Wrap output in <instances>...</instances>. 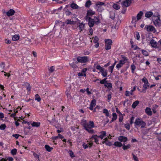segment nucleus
<instances>
[{
  "label": "nucleus",
  "mask_w": 161,
  "mask_h": 161,
  "mask_svg": "<svg viewBox=\"0 0 161 161\" xmlns=\"http://www.w3.org/2000/svg\"><path fill=\"white\" fill-rule=\"evenodd\" d=\"M125 127L128 130H129L130 129V125L129 124H125Z\"/></svg>",
  "instance_id": "obj_59"
},
{
  "label": "nucleus",
  "mask_w": 161,
  "mask_h": 161,
  "mask_svg": "<svg viewBox=\"0 0 161 161\" xmlns=\"http://www.w3.org/2000/svg\"><path fill=\"white\" fill-rule=\"evenodd\" d=\"M139 101L138 100L136 101L132 104V107L133 108H135L139 103Z\"/></svg>",
  "instance_id": "obj_27"
},
{
  "label": "nucleus",
  "mask_w": 161,
  "mask_h": 161,
  "mask_svg": "<svg viewBox=\"0 0 161 161\" xmlns=\"http://www.w3.org/2000/svg\"><path fill=\"white\" fill-rule=\"evenodd\" d=\"M110 14V18L113 19H114L115 16V13L114 12H111Z\"/></svg>",
  "instance_id": "obj_46"
},
{
  "label": "nucleus",
  "mask_w": 161,
  "mask_h": 161,
  "mask_svg": "<svg viewBox=\"0 0 161 161\" xmlns=\"http://www.w3.org/2000/svg\"><path fill=\"white\" fill-rule=\"evenodd\" d=\"M83 125L85 129L92 128L94 126L93 122L91 121L89 122V123H87L86 120L83 121Z\"/></svg>",
  "instance_id": "obj_3"
},
{
  "label": "nucleus",
  "mask_w": 161,
  "mask_h": 161,
  "mask_svg": "<svg viewBox=\"0 0 161 161\" xmlns=\"http://www.w3.org/2000/svg\"><path fill=\"white\" fill-rule=\"evenodd\" d=\"M113 8L116 10H118L120 8V6L117 4H114L113 5Z\"/></svg>",
  "instance_id": "obj_37"
},
{
  "label": "nucleus",
  "mask_w": 161,
  "mask_h": 161,
  "mask_svg": "<svg viewBox=\"0 0 161 161\" xmlns=\"http://www.w3.org/2000/svg\"><path fill=\"white\" fill-rule=\"evenodd\" d=\"M143 14V13L142 11H140L137 14V20H139L141 19V17Z\"/></svg>",
  "instance_id": "obj_22"
},
{
  "label": "nucleus",
  "mask_w": 161,
  "mask_h": 161,
  "mask_svg": "<svg viewBox=\"0 0 161 161\" xmlns=\"http://www.w3.org/2000/svg\"><path fill=\"white\" fill-rule=\"evenodd\" d=\"M31 125L33 127H38L40 126V123L34 122Z\"/></svg>",
  "instance_id": "obj_29"
},
{
  "label": "nucleus",
  "mask_w": 161,
  "mask_h": 161,
  "mask_svg": "<svg viewBox=\"0 0 161 161\" xmlns=\"http://www.w3.org/2000/svg\"><path fill=\"white\" fill-rule=\"evenodd\" d=\"M100 133L101 134L100 136H97V137L100 138L101 139H102L106 136V132L105 131H102L100 132Z\"/></svg>",
  "instance_id": "obj_16"
},
{
  "label": "nucleus",
  "mask_w": 161,
  "mask_h": 161,
  "mask_svg": "<svg viewBox=\"0 0 161 161\" xmlns=\"http://www.w3.org/2000/svg\"><path fill=\"white\" fill-rule=\"evenodd\" d=\"M104 86L108 88H111L112 87V84L110 83H107L104 84Z\"/></svg>",
  "instance_id": "obj_41"
},
{
  "label": "nucleus",
  "mask_w": 161,
  "mask_h": 161,
  "mask_svg": "<svg viewBox=\"0 0 161 161\" xmlns=\"http://www.w3.org/2000/svg\"><path fill=\"white\" fill-rule=\"evenodd\" d=\"M137 18H136L135 17H132V21H131L132 23H135L136 21Z\"/></svg>",
  "instance_id": "obj_57"
},
{
  "label": "nucleus",
  "mask_w": 161,
  "mask_h": 161,
  "mask_svg": "<svg viewBox=\"0 0 161 161\" xmlns=\"http://www.w3.org/2000/svg\"><path fill=\"white\" fill-rule=\"evenodd\" d=\"M84 24L83 23H80L78 25V27H79L80 30V32L82 31L84 28Z\"/></svg>",
  "instance_id": "obj_23"
},
{
  "label": "nucleus",
  "mask_w": 161,
  "mask_h": 161,
  "mask_svg": "<svg viewBox=\"0 0 161 161\" xmlns=\"http://www.w3.org/2000/svg\"><path fill=\"white\" fill-rule=\"evenodd\" d=\"M149 86V84L148 82V83L146 82V83H144V85H143V87L145 89H146Z\"/></svg>",
  "instance_id": "obj_52"
},
{
  "label": "nucleus",
  "mask_w": 161,
  "mask_h": 161,
  "mask_svg": "<svg viewBox=\"0 0 161 161\" xmlns=\"http://www.w3.org/2000/svg\"><path fill=\"white\" fill-rule=\"evenodd\" d=\"M131 68L132 72L133 73H134V70L136 69V66H135V65L133 64H132L131 65Z\"/></svg>",
  "instance_id": "obj_45"
},
{
  "label": "nucleus",
  "mask_w": 161,
  "mask_h": 161,
  "mask_svg": "<svg viewBox=\"0 0 161 161\" xmlns=\"http://www.w3.org/2000/svg\"><path fill=\"white\" fill-rule=\"evenodd\" d=\"M133 158L135 161H138L137 157L135 156L134 154H132Z\"/></svg>",
  "instance_id": "obj_58"
},
{
  "label": "nucleus",
  "mask_w": 161,
  "mask_h": 161,
  "mask_svg": "<svg viewBox=\"0 0 161 161\" xmlns=\"http://www.w3.org/2000/svg\"><path fill=\"white\" fill-rule=\"evenodd\" d=\"M97 11L99 12H102L104 9L103 6H97Z\"/></svg>",
  "instance_id": "obj_28"
},
{
  "label": "nucleus",
  "mask_w": 161,
  "mask_h": 161,
  "mask_svg": "<svg viewBox=\"0 0 161 161\" xmlns=\"http://www.w3.org/2000/svg\"><path fill=\"white\" fill-rule=\"evenodd\" d=\"M136 88V87L134 86L133 89L131 90L130 92H129L128 91H126L125 93V95L126 96H129L130 95H132V92L133 91L135 90Z\"/></svg>",
  "instance_id": "obj_9"
},
{
  "label": "nucleus",
  "mask_w": 161,
  "mask_h": 161,
  "mask_svg": "<svg viewBox=\"0 0 161 161\" xmlns=\"http://www.w3.org/2000/svg\"><path fill=\"white\" fill-rule=\"evenodd\" d=\"M132 48H133L134 50H136L138 48V47L136 45L132 44L131 46Z\"/></svg>",
  "instance_id": "obj_62"
},
{
  "label": "nucleus",
  "mask_w": 161,
  "mask_h": 161,
  "mask_svg": "<svg viewBox=\"0 0 161 161\" xmlns=\"http://www.w3.org/2000/svg\"><path fill=\"white\" fill-rule=\"evenodd\" d=\"M69 64L70 66L74 69H75L77 67V66L74 62H73L71 64Z\"/></svg>",
  "instance_id": "obj_43"
},
{
  "label": "nucleus",
  "mask_w": 161,
  "mask_h": 161,
  "mask_svg": "<svg viewBox=\"0 0 161 161\" xmlns=\"http://www.w3.org/2000/svg\"><path fill=\"white\" fill-rule=\"evenodd\" d=\"M97 135H93L92 136V138H93L94 139L95 142H96V143L98 144H99V143H98V140L97 139Z\"/></svg>",
  "instance_id": "obj_30"
},
{
  "label": "nucleus",
  "mask_w": 161,
  "mask_h": 161,
  "mask_svg": "<svg viewBox=\"0 0 161 161\" xmlns=\"http://www.w3.org/2000/svg\"><path fill=\"white\" fill-rule=\"evenodd\" d=\"M65 14L67 16H69L72 14L71 12L68 10L65 11Z\"/></svg>",
  "instance_id": "obj_51"
},
{
  "label": "nucleus",
  "mask_w": 161,
  "mask_h": 161,
  "mask_svg": "<svg viewBox=\"0 0 161 161\" xmlns=\"http://www.w3.org/2000/svg\"><path fill=\"white\" fill-rule=\"evenodd\" d=\"M96 100L95 99H93L91 102L89 109L91 110H93V107L96 105Z\"/></svg>",
  "instance_id": "obj_8"
},
{
  "label": "nucleus",
  "mask_w": 161,
  "mask_h": 161,
  "mask_svg": "<svg viewBox=\"0 0 161 161\" xmlns=\"http://www.w3.org/2000/svg\"><path fill=\"white\" fill-rule=\"evenodd\" d=\"M96 68L98 70H100V71H101L102 69H103L104 68L101 67L100 65H97L96 67Z\"/></svg>",
  "instance_id": "obj_55"
},
{
  "label": "nucleus",
  "mask_w": 161,
  "mask_h": 161,
  "mask_svg": "<svg viewBox=\"0 0 161 161\" xmlns=\"http://www.w3.org/2000/svg\"><path fill=\"white\" fill-rule=\"evenodd\" d=\"M70 7L73 9H78L79 7L75 3H73L70 5Z\"/></svg>",
  "instance_id": "obj_20"
},
{
  "label": "nucleus",
  "mask_w": 161,
  "mask_h": 161,
  "mask_svg": "<svg viewBox=\"0 0 161 161\" xmlns=\"http://www.w3.org/2000/svg\"><path fill=\"white\" fill-rule=\"evenodd\" d=\"M123 65L122 64L120 63L119 62V64H117L116 66V68L119 70V69Z\"/></svg>",
  "instance_id": "obj_49"
},
{
  "label": "nucleus",
  "mask_w": 161,
  "mask_h": 161,
  "mask_svg": "<svg viewBox=\"0 0 161 161\" xmlns=\"http://www.w3.org/2000/svg\"><path fill=\"white\" fill-rule=\"evenodd\" d=\"M130 147L131 146L130 144H128L126 146L125 145V144L124 143L123 145V148L124 150H125L130 148Z\"/></svg>",
  "instance_id": "obj_35"
},
{
  "label": "nucleus",
  "mask_w": 161,
  "mask_h": 161,
  "mask_svg": "<svg viewBox=\"0 0 161 161\" xmlns=\"http://www.w3.org/2000/svg\"><path fill=\"white\" fill-rule=\"evenodd\" d=\"M147 31L148 32H152L153 33H155L156 32V30L155 28L152 25H146L145 27Z\"/></svg>",
  "instance_id": "obj_6"
},
{
  "label": "nucleus",
  "mask_w": 161,
  "mask_h": 161,
  "mask_svg": "<svg viewBox=\"0 0 161 161\" xmlns=\"http://www.w3.org/2000/svg\"><path fill=\"white\" fill-rule=\"evenodd\" d=\"M85 129L87 130L89 133L94 134V130L93 129H92V128L87 129Z\"/></svg>",
  "instance_id": "obj_40"
},
{
  "label": "nucleus",
  "mask_w": 161,
  "mask_h": 161,
  "mask_svg": "<svg viewBox=\"0 0 161 161\" xmlns=\"http://www.w3.org/2000/svg\"><path fill=\"white\" fill-rule=\"evenodd\" d=\"M47 120L52 124H53L54 123H57L58 122L57 120L55 118V115H54V116L53 117L51 120H50L49 119H47Z\"/></svg>",
  "instance_id": "obj_18"
},
{
  "label": "nucleus",
  "mask_w": 161,
  "mask_h": 161,
  "mask_svg": "<svg viewBox=\"0 0 161 161\" xmlns=\"http://www.w3.org/2000/svg\"><path fill=\"white\" fill-rule=\"evenodd\" d=\"M134 124L135 127L138 126H141V128H144L146 125V123L139 119H137L135 120Z\"/></svg>",
  "instance_id": "obj_2"
},
{
  "label": "nucleus",
  "mask_w": 161,
  "mask_h": 161,
  "mask_svg": "<svg viewBox=\"0 0 161 161\" xmlns=\"http://www.w3.org/2000/svg\"><path fill=\"white\" fill-rule=\"evenodd\" d=\"M153 15V13L151 11L147 12L145 14V16L147 18L151 17Z\"/></svg>",
  "instance_id": "obj_17"
},
{
  "label": "nucleus",
  "mask_w": 161,
  "mask_h": 161,
  "mask_svg": "<svg viewBox=\"0 0 161 161\" xmlns=\"http://www.w3.org/2000/svg\"><path fill=\"white\" fill-rule=\"evenodd\" d=\"M89 15H87V14H86V16L85 17V19L86 20L88 21L91 18L89 17Z\"/></svg>",
  "instance_id": "obj_64"
},
{
  "label": "nucleus",
  "mask_w": 161,
  "mask_h": 161,
  "mask_svg": "<svg viewBox=\"0 0 161 161\" xmlns=\"http://www.w3.org/2000/svg\"><path fill=\"white\" fill-rule=\"evenodd\" d=\"M114 68V66L113 65L111 66L108 68V70L111 73H112Z\"/></svg>",
  "instance_id": "obj_47"
},
{
  "label": "nucleus",
  "mask_w": 161,
  "mask_h": 161,
  "mask_svg": "<svg viewBox=\"0 0 161 161\" xmlns=\"http://www.w3.org/2000/svg\"><path fill=\"white\" fill-rule=\"evenodd\" d=\"M142 51L143 54L145 56H147L148 55V53L147 51L144 50H142Z\"/></svg>",
  "instance_id": "obj_39"
},
{
  "label": "nucleus",
  "mask_w": 161,
  "mask_h": 161,
  "mask_svg": "<svg viewBox=\"0 0 161 161\" xmlns=\"http://www.w3.org/2000/svg\"><path fill=\"white\" fill-rule=\"evenodd\" d=\"M153 23L157 27H159L161 25L160 16L158 13H156L153 16Z\"/></svg>",
  "instance_id": "obj_1"
},
{
  "label": "nucleus",
  "mask_w": 161,
  "mask_h": 161,
  "mask_svg": "<svg viewBox=\"0 0 161 161\" xmlns=\"http://www.w3.org/2000/svg\"><path fill=\"white\" fill-rule=\"evenodd\" d=\"M145 112L148 115H151L152 114V112L151 109L148 107H147L145 109Z\"/></svg>",
  "instance_id": "obj_15"
},
{
  "label": "nucleus",
  "mask_w": 161,
  "mask_h": 161,
  "mask_svg": "<svg viewBox=\"0 0 161 161\" xmlns=\"http://www.w3.org/2000/svg\"><path fill=\"white\" fill-rule=\"evenodd\" d=\"M114 145L118 147H121L122 146H123V145L122 144V143L119 142H116L114 143Z\"/></svg>",
  "instance_id": "obj_26"
},
{
  "label": "nucleus",
  "mask_w": 161,
  "mask_h": 161,
  "mask_svg": "<svg viewBox=\"0 0 161 161\" xmlns=\"http://www.w3.org/2000/svg\"><path fill=\"white\" fill-rule=\"evenodd\" d=\"M142 81L144 83H148V80L145 77L142 79Z\"/></svg>",
  "instance_id": "obj_63"
},
{
  "label": "nucleus",
  "mask_w": 161,
  "mask_h": 161,
  "mask_svg": "<svg viewBox=\"0 0 161 161\" xmlns=\"http://www.w3.org/2000/svg\"><path fill=\"white\" fill-rule=\"evenodd\" d=\"M91 1L89 0L86 1L85 4V6L87 8H89L90 6L91 5Z\"/></svg>",
  "instance_id": "obj_33"
},
{
  "label": "nucleus",
  "mask_w": 161,
  "mask_h": 161,
  "mask_svg": "<svg viewBox=\"0 0 161 161\" xmlns=\"http://www.w3.org/2000/svg\"><path fill=\"white\" fill-rule=\"evenodd\" d=\"M88 25L90 28L92 27L95 24L94 21L93 19L91 18L88 21Z\"/></svg>",
  "instance_id": "obj_14"
},
{
  "label": "nucleus",
  "mask_w": 161,
  "mask_h": 161,
  "mask_svg": "<svg viewBox=\"0 0 161 161\" xmlns=\"http://www.w3.org/2000/svg\"><path fill=\"white\" fill-rule=\"evenodd\" d=\"M103 113L105 114L106 116L108 117L109 116V113L107 109H104L103 110Z\"/></svg>",
  "instance_id": "obj_36"
},
{
  "label": "nucleus",
  "mask_w": 161,
  "mask_h": 161,
  "mask_svg": "<svg viewBox=\"0 0 161 161\" xmlns=\"http://www.w3.org/2000/svg\"><path fill=\"white\" fill-rule=\"evenodd\" d=\"M117 114L116 113H113V118H112V119L114 120H116V119H117Z\"/></svg>",
  "instance_id": "obj_56"
},
{
  "label": "nucleus",
  "mask_w": 161,
  "mask_h": 161,
  "mask_svg": "<svg viewBox=\"0 0 161 161\" xmlns=\"http://www.w3.org/2000/svg\"><path fill=\"white\" fill-rule=\"evenodd\" d=\"M150 43L153 47H156L157 46V42L153 39L151 40Z\"/></svg>",
  "instance_id": "obj_13"
},
{
  "label": "nucleus",
  "mask_w": 161,
  "mask_h": 161,
  "mask_svg": "<svg viewBox=\"0 0 161 161\" xmlns=\"http://www.w3.org/2000/svg\"><path fill=\"white\" fill-rule=\"evenodd\" d=\"M35 100H37L38 102H40L41 100V98L39 96V95L36 94L35 95Z\"/></svg>",
  "instance_id": "obj_42"
},
{
  "label": "nucleus",
  "mask_w": 161,
  "mask_h": 161,
  "mask_svg": "<svg viewBox=\"0 0 161 161\" xmlns=\"http://www.w3.org/2000/svg\"><path fill=\"white\" fill-rule=\"evenodd\" d=\"M17 152V149L15 148H14L11 150V153L13 155H14L16 154Z\"/></svg>",
  "instance_id": "obj_44"
},
{
  "label": "nucleus",
  "mask_w": 161,
  "mask_h": 161,
  "mask_svg": "<svg viewBox=\"0 0 161 161\" xmlns=\"http://www.w3.org/2000/svg\"><path fill=\"white\" fill-rule=\"evenodd\" d=\"M96 5L97 6H104V7H105V3L103 2H97L96 3Z\"/></svg>",
  "instance_id": "obj_38"
},
{
  "label": "nucleus",
  "mask_w": 161,
  "mask_h": 161,
  "mask_svg": "<svg viewBox=\"0 0 161 161\" xmlns=\"http://www.w3.org/2000/svg\"><path fill=\"white\" fill-rule=\"evenodd\" d=\"M104 69H102L101 71H100V72L102 73V75L104 77H106L107 75V72L106 71H104Z\"/></svg>",
  "instance_id": "obj_32"
},
{
  "label": "nucleus",
  "mask_w": 161,
  "mask_h": 161,
  "mask_svg": "<svg viewBox=\"0 0 161 161\" xmlns=\"http://www.w3.org/2000/svg\"><path fill=\"white\" fill-rule=\"evenodd\" d=\"M65 22L67 24H71V25H73L74 24V22L73 21H71V19H67Z\"/></svg>",
  "instance_id": "obj_31"
},
{
  "label": "nucleus",
  "mask_w": 161,
  "mask_h": 161,
  "mask_svg": "<svg viewBox=\"0 0 161 161\" xmlns=\"http://www.w3.org/2000/svg\"><path fill=\"white\" fill-rule=\"evenodd\" d=\"M54 69L55 68L54 66H52L50 67L49 69V72L51 73H52L54 71Z\"/></svg>",
  "instance_id": "obj_53"
},
{
  "label": "nucleus",
  "mask_w": 161,
  "mask_h": 161,
  "mask_svg": "<svg viewBox=\"0 0 161 161\" xmlns=\"http://www.w3.org/2000/svg\"><path fill=\"white\" fill-rule=\"evenodd\" d=\"M127 138L123 136H120L119 137L118 140L120 142H125L127 141Z\"/></svg>",
  "instance_id": "obj_11"
},
{
  "label": "nucleus",
  "mask_w": 161,
  "mask_h": 161,
  "mask_svg": "<svg viewBox=\"0 0 161 161\" xmlns=\"http://www.w3.org/2000/svg\"><path fill=\"white\" fill-rule=\"evenodd\" d=\"M15 11L13 9H10L8 12H7L6 14L8 16H10L14 14Z\"/></svg>",
  "instance_id": "obj_12"
},
{
  "label": "nucleus",
  "mask_w": 161,
  "mask_h": 161,
  "mask_svg": "<svg viewBox=\"0 0 161 161\" xmlns=\"http://www.w3.org/2000/svg\"><path fill=\"white\" fill-rule=\"evenodd\" d=\"M6 127L5 124H2L0 125V129L1 130H4Z\"/></svg>",
  "instance_id": "obj_48"
},
{
  "label": "nucleus",
  "mask_w": 161,
  "mask_h": 161,
  "mask_svg": "<svg viewBox=\"0 0 161 161\" xmlns=\"http://www.w3.org/2000/svg\"><path fill=\"white\" fill-rule=\"evenodd\" d=\"M87 15L91 16L94 15L95 14V12L91 10H89L87 11Z\"/></svg>",
  "instance_id": "obj_21"
},
{
  "label": "nucleus",
  "mask_w": 161,
  "mask_h": 161,
  "mask_svg": "<svg viewBox=\"0 0 161 161\" xmlns=\"http://www.w3.org/2000/svg\"><path fill=\"white\" fill-rule=\"evenodd\" d=\"M106 78L104 79L103 80H101L100 81V83L101 84H104L106 83V82H107V81H106Z\"/></svg>",
  "instance_id": "obj_60"
},
{
  "label": "nucleus",
  "mask_w": 161,
  "mask_h": 161,
  "mask_svg": "<svg viewBox=\"0 0 161 161\" xmlns=\"http://www.w3.org/2000/svg\"><path fill=\"white\" fill-rule=\"evenodd\" d=\"M149 130V129H145L142 131V133L143 134L145 135L147 134Z\"/></svg>",
  "instance_id": "obj_54"
},
{
  "label": "nucleus",
  "mask_w": 161,
  "mask_h": 161,
  "mask_svg": "<svg viewBox=\"0 0 161 161\" xmlns=\"http://www.w3.org/2000/svg\"><path fill=\"white\" fill-rule=\"evenodd\" d=\"M132 0H125L123 1L121 3L122 7H128L130 6L132 3Z\"/></svg>",
  "instance_id": "obj_7"
},
{
  "label": "nucleus",
  "mask_w": 161,
  "mask_h": 161,
  "mask_svg": "<svg viewBox=\"0 0 161 161\" xmlns=\"http://www.w3.org/2000/svg\"><path fill=\"white\" fill-rule=\"evenodd\" d=\"M78 75L79 76H86V74H83L82 73H79L78 74Z\"/></svg>",
  "instance_id": "obj_61"
},
{
  "label": "nucleus",
  "mask_w": 161,
  "mask_h": 161,
  "mask_svg": "<svg viewBox=\"0 0 161 161\" xmlns=\"http://www.w3.org/2000/svg\"><path fill=\"white\" fill-rule=\"evenodd\" d=\"M105 49L106 50H108L111 48L112 43V40L110 39L105 40Z\"/></svg>",
  "instance_id": "obj_4"
},
{
  "label": "nucleus",
  "mask_w": 161,
  "mask_h": 161,
  "mask_svg": "<svg viewBox=\"0 0 161 161\" xmlns=\"http://www.w3.org/2000/svg\"><path fill=\"white\" fill-rule=\"evenodd\" d=\"M66 94L67 97L69 99H70L71 98V96L70 95V92L69 91L67 90L66 91Z\"/></svg>",
  "instance_id": "obj_34"
},
{
  "label": "nucleus",
  "mask_w": 161,
  "mask_h": 161,
  "mask_svg": "<svg viewBox=\"0 0 161 161\" xmlns=\"http://www.w3.org/2000/svg\"><path fill=\"white\" fill-rule=\"evenodd\" d=\"M45 148L47 151L49 152H51L53 149V147H50L48 145H45Z\"/></svg>",
  "instance_id": "obj_24"
},
{
  "label": "nucleus",
  "mask_w": 161,
  "mask_h": 161,
  "mask_svg": "<svg viewBox=\"0 0 161 161\" xmlns=\"http://www.w3.org/2000/svg\"><path fill=\"white\" fill-rule=\"evenodd\" d=\"M93 19V20L94 21L95 24L96 25H98V24L100 23V19L96 17H94V19Z\"/></svg>",
  "instance_id": "obj_19"
},
{
  "label": "nucleus",
  "mask_w": 161,
  "mask_h": 161,
  "mask_svg": "<svg viewBox=\"0 0 161 161\" xmlns=\"http://www.w3.org/2000/svg\"><path fill=\"white\" fill-rule=\"evenodd\" d=\"M121 57L122 59L121 60H120L119 62L122 65H123L126 62L127 59V58L125 57L123 55H121Z\"/></svg>",
  "instance_id": "obj_10"
},
{
  "label": "nucleus",
  "mask_w": 161,
  "mask_h": 161,
  "mask_svg": "<svg viewBox=\"0 0 161 161\" xmlns=\"http://www.w3.org/2000/svg\"><path fill=\"white\" fill-rule=\"evenodd\" d=\"M88 58L87 56H79L77 58V60L78 62H76L77 63H78V62H80L82 63H86L88 61Z\"/></svg>",
  "instance_id": "obj_5"
},
{
  "label": "nucleus",
  "mask_w": 161,
  "mask_h": 161,
  "mask_svg": "<svg viewBox=\"0 0 161 161\" xmlns=\"http://www.w3.org/2000/svg\"><path fill=\"white\" fill-rule=\"evenodd\" d=\"M19 35H16L13 36L12 37V39L13 41H16L18 40L19 39Z\"/></svg>",
  "instance_id": "obj_25"
},
{
  "label": "nucleus",
  "mask_w": 161,
  "mask_h": 161,
  "mask_svg": "<svg viewBox=\"0 0 161 161\" xmlns=\"http://www.w3.org/2000/svg\"><path fill=\"white\" fill-rule=\"evenodd\" d=\"M69 154V155L70 156L71 158H73L75 157V155H74V153L71 150H70L68 152Z\"/></svg>",
  "instance_id": "obj_50"
}]
</instances>
